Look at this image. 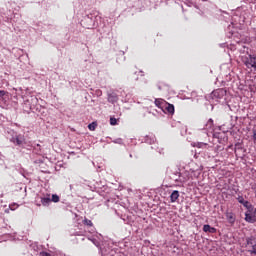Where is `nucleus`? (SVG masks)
<instances>
[{
    "label": "nucleus",
    "instance_id": "ddd939ff",
    "mask_svg": "<svg viewBox=\"0 0 256 256\" xmlns=\"http://www.w3.org/2000/svg\"><path fill=\"white\" fill-rule=\"evenodd\" d=\"M50 201H52L53 203H59L60 201L59 195L53 194L52 199H50Z\"/></svg>",
    "mask_w": 256,
    "mask_h": 256
},
{
    "label": "nucleus",
    "instance_id": "4468645a",
    "mask_svg": "<svg viewBox=\"0 0 256 256\" xmlns=\"http://www.w3.org/2000/svg\"><path fill=\"white\" fill-rule=\"evenodd\" d=\"M84 225H88V227H93V222L89 219H84Z\"/></svg>",
    "mask_w": 256,
    "mask_h": 256
},
{
    "label": "nucleus",
    "instance_id": "6ab92c4d",
    "mask_svg": "<svg viewBox=\"0 0 256 256\" xmlns=\"http://www.w3.org/2000/svg\"><path fill=\"white\" fill-rule=\"evenodd\" d=\"M247 245H253V238H246Z\"/></svg>",
    "mask_w": 256,
    "mask_h": 256
},
{
    "label": "nucleus",
    "instance_id": "aec40b11",
    "mask_svg": "<svg viewBox=\"0 0 256 256\" xmlns=\"http://www.w3.org/2000/svg\"><path fill=\"white\" fill-rule=\"evenodd\" d=\"M250 253L256 255V244L252 245V250H250Z\"/></svg>",
    "mask_w": 256,
    "mask_h": 256
},
{
    "label": "nucleus",
    "instance_id": "20e7f679",
    "mask_svg": "<svg viewBox=\"0 0 256 256\" xmlns=\"http://www.w3.org/2000/svg\"><path fill=\"white\" fill-rule=\"evenodd\" d=\"M109 103H117L119 101V97L115 93L108 94Z\"/></svg>",
    "mask_w": 256,
    "mask_h": 256
},
{
    "label": "nucleus",
    "instance_id": "f03ea898",
    "mask_svg": "<svg viewBox=\"0 0 256 256\" xmlns=\"http://www.w3.org/2000/svg\"><path fill=\"white\" fill-rule=\"evenodd\" d=\"M12 142L15 144V145H23L25 143V137L23 135H17L15 137L12 138Z\"/></svg>",
    "mask_w": 256,
    "mask_h": 256
},
{
    "label": "nucleus",
    "instance_id": "393cba45",
    "mask_svg": "<svg viewBox=\"0 0 256 256\" xmlns=\"http://www.w3.org/2000/svg\"><path fill=\"white\" fill-rule=\"evenodd\" d=\"M38 205V207H41V204H37Z\"/></svg>",
    "mask_w": 256,
    "mask_h": 256
},
{
    "label": "nucleus",
    "instance_id": "dca6fc26",
    "mask_svg": "<svg viewBox=\"0 0 256 256\" xmlns=\"http://www.w3.org/2000/svg\"><path fill=\"white\" fill-rule=\"evenodd\" d=\"M95 127H97V125L95 123L88 125V129H90V131H95Z\"/></svg>",
    "mask_w": 256,
    "mask_h": 256
},
{
    "label": "nucleus",
    "instance_id": "412c9836",
    "mask_svg": "<svg viewBox=\"0 0 256 256\" xmlns=\"http://www.w3.org/2000/svg\"><path fill=\"white\" fill-rule=\"evenodd\" d=\"M156 107H161V100H155Z\"/></svg>",
    "mask_w": 256,
    "mask_h": 256
},
{
    "label": "nucleus",
    "instance_id": "f3484780",
    "mask_svg": "<svg viewBox=\"0 0 256 256\" xmlns=\"http://www.w3.org/2000/svg\"><path fill=\"white\" fill-rule=\"evenodd\" d=\"M5 94L6 92L4 90H0V101H3V99H5Z\"/></svg>",
    "mask_w": 256,
    "mask_h": 256
},
{
    "label": "nucleus",
    "instance_id": "6e6552de",
    "mask_svg": "<svg viewBox=\"0 0 256 256\" xmlns=\"http://www.w3.org/2000/svg\"><path fill=\"white\" fill-rule=\"evenodd\" d=\"M238 203H241V205H243L244 207H246V209H249V201H245V199L243 198V196H239L237 198Z\"/></svg>",
    "mask_w": 256,
    "mask_h": 256
},
{
    "label": "nucleus",
    "instance_id": "9d476101",
    "mask_svg": "<svg viewBox=\"0 0 256 256\" xmlns=\"http://www.w3.org/2000/svg\"><path fill=\"white\" fill-rule=\"evenodd\" d=\"M41 204L44 207H49V205L51 204V198L50 197L41 198Z\"/></svg>",
    "mask_w": 256,
    "mask_h": 256
},
{
    "label": "nucleus",
    "instance_id": "5701e85b",
    "mask_svg": "<svg viewBox=\"0 0 256 256\" xmlns=\"http://www.w3.org/2000/svg\"><path fill=\"white\" fill-rule=\"evenodd\" d=\"M252 137H253L254 141H256V131L253 132V136Z\"/></svg>",
    "mask_w": 256,
    "mask_h": 256
},
{
    "label": "nucleus",
    "instance_id": "7ed1b4c3",
    "mask_svg": "<svg viewBox=\"0 0 256 256\" xmlns=\"http://www.w3.org/2000/svg\"><path fill=\"white\" fill-rule=\"evenodd\" d=\"M204 233H217V229L214 227H211L209 224H205L203 226Z\"/></svg>",
    "mask_w": 256,
    "mask_h": 256
},
{
    "label": "nucleus",
    "instance_id": "423d86ee",
    "mask_svg": "<svg viewBox=\"0 0 256 256\" xmlns=\"http://www.w3.org/2000/svg\"><path fill=\"white\" fill-rule=\"evenodd\" d=\"M179 199V191L174 190L170 195V201L171 203H175Z\"/></svg>",
    "mask_w": 256,
    "mask_h": 256
},
{
    "label": "nucleus",
    "instance_id": "0eeeda50",
    "mask_svg": "<svg viewBox=\"0 0 256 256\" xmlns=\"http://www.w3.org/2000/svg\"><path fill=\"white\" fill-rule=\"evenodd\" d=\"M226 218L231 224L235 223V214L233 212H226Z\"/></svg>",
    "mask_w": 256,
    "mask_h": 256
},
{
    "label": "nucleus",
    "instance_id": "f8f14e48",
    "mask_svg": "<svg viewBox=\"0 0 256 256\" xmlns=\"http://www.w3.org/2000/svg\"><path fill=\"white\" fill-rule=\"evenodd\" d=\"M194 147H198V149H203V147H207V143L197 142L194 144Z\"/></svg>",
    "mask_w": 256,
    "mask_h": 256
},
{
    "label": "nucleus",
    "instance_id": "4be33fe9",
    "mask_svg": "<svg viewBox=\"0 0 256 256\" xmlns=\"http://www.w3.org/2000/svg\"><path fill=\"white\" fill-rule=\"evenodd\" d=\"M39 256H51V254L47 253V252H41L39 254Z\"/></svg>",
    "mask_w": 256,
    "mask_h": 256
},
{
    "label": "nucleus",
    "instance_id": "39448f33",
    "mask_svg": "<svg viewBox=\"0 0 256 256\" xmlns=\"http://www.w3.org/2000/svg\"><path fill=\"white\" fill-rule=\"evenodd\" d=\"M245 221H247V223H255L256 222V216L251 215L249 213H245Z\"/></svg>",
    "mask_w": 256,
    "mask_h": 256
},
{
    "label": "nucleus",
    "instance_id": "2eb2a0df",
    "mask_svg": "<svg viewBox=\"0 0 256 256\" xmlns=\"http://www.w3.org/2000/svg\"><path fill=\"white\" fill-rule=\"evenodd\" d=\"M221 94L223 95V90H216L213 92L214 97H218Z\"/></svg>",
    "mask_w": 256,
    "mask_h": 256
},
{
    "label": "nucleus",
    "instance_id": "1a4fd4ad",
    "mask_svg": "<svg viewBox=\"0 0 256 256\" xmlns=\"http://www.w3.org/2000/svg\"><path fill=\"white\" fill-rule=\"evenodd\" d=\"M165 109L170 115H173L175 113V106L173 104L166 103Z\"/></svg>",
    "mask_w": 256,
    "mask_h": 256
},
{
    "label": "nucleus",
    "instance_id": "a211bd4d",
    "mask_svg": "<svg viewBox=\"0 0 256 256\" xmlns=\"http://www.w3.org/2000/svg\"><path fill=\"white\" fill-rule=\"evenodd\" d=\"M110 125H117V118H110Z\"/></svg>",
    "mask_w": 256,
    "mask_h": 256
},
{
    "label": "nucleus",
    "instance_id": "f257e3e1",
    "mask_svg": "<svg viewBox=\"0 0 256 256\" xmlns=\"http://www.w3.org/2000/svg\"><path fill=\"white\" fill-rule=\"evenodd\" d=\"M242 63H244L247 69L250 71H256V57L253 55L242 56Z\"/></svg>",
    "mask_w": 256,
    "mask_h": 256
},
{
    "label": "nucleus",
    "instance_id": "9b49d317",
    "mask_svg": "<svg viewBox=\"0 0 256 256\" xmlns=\"http://www.w3.org/2000/svg\"><path fill=\"white\" fill-rule=\"evenodd\" d=\"M206 131H211L213 129V119H209L204 128Z\"/></svg>",
    "mask_w": 256,
    "mask_h": 256
},
{
    "label": "nucleus",
    "instance_id": "b1692460",
    "mask_svg": "<svg viewBox=\"0 0 256 256\" xmlns=\"http://www.w3.org/2000/svg\"><path fill=\"white\" fill-rule=\"evenodd\" d=\"M254 215H256V208L254 209Z\"/></svg>",
    "mask_w": 256,
    "mask_h": 256
}]
</instances>
